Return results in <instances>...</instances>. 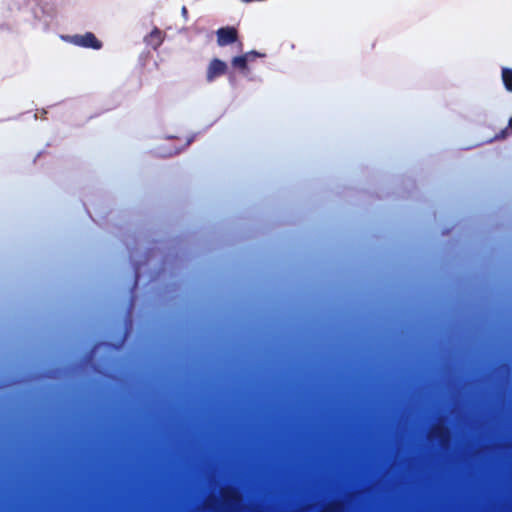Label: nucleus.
<instances>
[{
    "label": "nucleus",
    "mask_w": 512,
    "mask_h": 512,
    "mask_svg": "<svg viewBox=\"0 0 512 512\" xmlns=\"http://www.w3.org/2000/svg\"><path fill=\"white\" fill-rule=\"evenodd\" d=\"M71 43L79 47L91 48L94 50L102 48V42L98 40L92 32H86L83 35L76 34L71 36Z\"/></svg>",
    "instance_id": "obj_1"
},
{
    "label": "nucleus",
    "mask_w": 512,
    "mask_h": 512,
    "mask_svg": "<svg viewBox=\"0 0 512 512\" xmlns=\"http://www.w3.org/2000/svg\"><path fill=\"white\" fill-rule=\"evenodd\" d=\"M217 44L220 47L231 45L238 41V30L233 26L221 27L216 31Z\"/></svg>",
    "instance_id": "obj_2"
},
{
    "label": "nucleus",
    "mask_w": 512,
    "mask_h": 512,
    "mask_svg": "<svg viewBox=\"0 0 512 512\" xmlns=\"http://www.w3.org/2000/svg\"><path fill=\"white\" fill-rule=\"evenodd\" d=\"M227 70L228 66L224 61L214 58L207 67L206 79L208 82H213L216 78L224 75Z\"/></svg>",
    "instance_id": "obj_3"
},
{
    "label": "nucleus",
    "mask_w": 512,
    "mask_h": 512,
    "mask_svg": "<svg viewBox=\"0 0 512 512\" xmlns=\"http://www.w3.org/2000/svg\"><path fill=\"white\" fill-rule=\"evenodd\" d=\"M163 40H164V34L163 32L155 27L145 38H144V42L146 43L147 46L153 48L154 50H156L162 43H163Z\"/></svg>",
    "instance_id": "obj_4"
},
{
    "label": "nucleus",
    "mask_w": 512,
    "mask_h": 512,
    "mask_svg": "<svg viewBox=\"0 0 512 512\" xmlns=\"http://www.w3.org/2000/svg\"><path fill=\"white\" fill-rule=\"evenodd\" d=\"M501 77L504 87L507 91L512 92V68L503 67Z\"/></svg>",
    "instance_id": "obj_5"
},
{
    "label": "nucleus",
    "mask_w": 512,
    "mask_h": 512,
    "mask_svg": "<svg viewBox=\"0 0 512 512\" xmlns=\"http://www.w3.org/2000/svg\"><path fill=\"white\" fill-rule=\"evenodd\" d=\"M231 64L240 71H246L248 70V57L243 55L236 56L232 59Z\"/></svg>",
    "instance_id": "obj_6"
},
{
    "label": "nucleus",
    "mask_w": 512,
    "mask_h": 512,
    "mask_svg": "<svg viewBox=\"0 0 512 512\" xmlns=\"http://www.w3.org/2000/svg\"><path fill=\"white\" fill-rule=\"evenodd\" d=\"M223 501L225 504L232 506L236 502L240 500V497L238 496L237 492L235 490H227L223 492L222 494Z\"/></svg>",
    "instance_id": "obj_7"
},
{
    "label": "nucleus",
    "mask_w": 512,
    "mask_h": 512,
    "mask_svg": "<svg viewBox=\"0 0 512 512\" xmlns=\"http://www.w3.org/2000/svg\"><path fill=\"white\" fill-rule=\"evenodd\" d=\"M447 434V431L446 429H444L443 427L441 426H436L434 429H433V435L435 437H437L439 440L443 441L444 440V437L446 436Z\"/></svg>",
    "instance_id": "obj_8"
},
{
    "label": "nucleus",
    "mask_w": 512,
    "mask_h": 512,
    "mask_svg": "<svg viewBox=\"0 0 512 512\" xmlns=\"http://www.w3.org/2000/svg\"><path fill=\"white\" fill-rule=\"evenodd\" d=\"M243 56H247L248 62H249V61H254L257 57H265V54L259 53L257 51H250V52L243 54Z\"/></svg>",
    "instance_id": "obj_9"
},
{
    "label": "nucleus",
    "mask_w": 512,
    "mask_h": 512,
    "mask_svg": "<svg viewBox=\"0 0 512 512\" xmlns=\"http://www.w3.org/2000/svg\"><path fill=\"white\" fill-rule=\"evenodd\" d=\"M138 282V271L137 268L135 269V281H134V287L137 285Z\"/></svg>",
    "instance_id": "obj_10"
},
{
    "label": "nucleus",
    "mask_w": 512,
    "mask_h": 512,
    "mask_svg": "<svg viewBox=\"0 0 512 512\" xmlns=\"http://www.w3.org/2000/svg\"><path fill=\"white\" fill-rule=\"evenodd\" d=\"M509 127L512 129V117L509 119Z\"/></svg>",
    "instance_id": "obj_11"
}]
</instances>
